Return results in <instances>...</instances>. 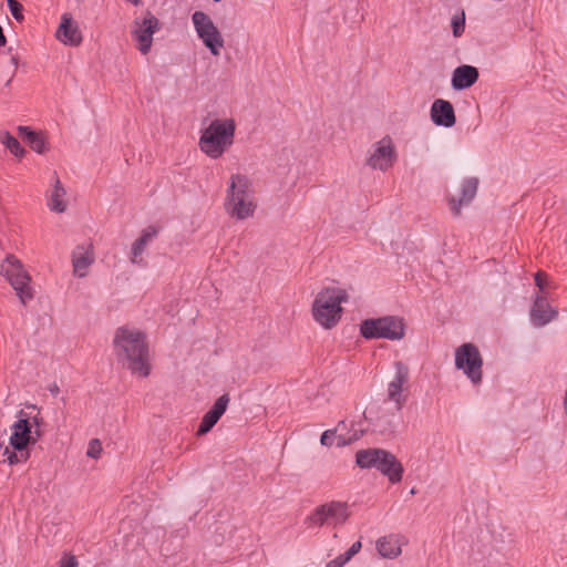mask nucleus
Instances as JSON below:
<instances>
[{"instance_id":"nucleus-1","label":"nucleus","mask_w":567,"mask_h":567,"mask_svg":"<svg viewBox=\"0 0 567 567\" xmlns=\"http://www.w3.org/2000/svg\"><path fill=\"white\" fill-rule=\"evenodd\" d=\"M114 352L133 374L146 378L151 373L150 350L146 334L135 327L116 329L113 339Z\"/></svg>"},{"instance_id":"nucleus-2","label":"nucleus","mask_w":567,"mask_h":567,"mask_svg":"<svg viewBox=\"0 0 567 567\" xmlns=\"http://www.w3.org/2000/svg\"><path fill=\"white\" fill-rule=\"evenodd\" d=\"M224 208L227 215L236 220L254 218L257 199L252 181L247 175L236 173L229 177Z\"/></svg>"},{"instance_id":"nucleus-3","label":"nucleus","mask_w":567,"mask_h":567,"mask_svg":"<svg viewBox=\"0 0 567 567\" xmlns=\"http://www.w3.org/2000/svg\"><path fill=\"white\" fill-rule=\"evenodd\" d=\"M348 300L349 295L343 288L336 286L322 288L312 301L313 320L323 329L334 328L342 317V303Z\"/></svg>"},{"instance_id":"nucleus-4","label":"nucleus","mask_w":567,"mask_h":567,"mask_svg":"<svg viewBox=\"0 0 567 567\" xmlns=\"http://www.w3.org/2000/svg\"><path fill=\"white\" fill-rule=\"evenodd\" d=\"M236 123L233 118H215L200 132L199 150L212 159L220 158L234 144Z\"/></svg>"},{"instance_id":"nucleus-5","label":"nucleus","mask_w":567,"mask_h":567,"mask_svg":"<svg viewBox=\"0 0 567 567\" xmlns=\"http://www.w3.org/2000/svg\"><path fill=\"white\" fill-rule=\"evenodd\" d=\"M355 463L361 468H377L393 484L401 482L403 476L402 464L392 453L382 449L358 451Z\"/></svg>"},{"instance_id":"nucleus-6","label":"nucleus","mask_w":567,"mask_h":567,"mask_svg":"<svg viewBox=\"0 0 567 567\" xmlns=\"http://www.w3.org/2000/svg\"><path fill=\"white\" fill-rule=\"evenodd\" d=\"M360 333L365 339L399 341L405 336V323L402 318L395 316L365 319L360 324Z\"/></svg>"},{"instance_id":"nucleus-7","label":"nucleus","mask_w":567,"mask_h":567,"mask_svg":"<svg viewBox=\"0 0 567 567\" xmlns=\"http://www.w3.org/2000/svg\"><path fill=\"white\" fill-rule=\"evenodd\" d=\"M349 506L346 502L331 501L317 506L305 519L308 528L323 525H343L349 518Z\"/></svg>"},{"instance_id":"nucleus-8","label":"nucleus","mask_w":567,"mask_h":567,"mask_svg":"<svg viewBox=\"0 0 567 567\" xmlns=\"http://www.w3.org/2000/svg\"><path fill=\"white\" fill-rule=\"evenodd\" d=\"M192 22L198 39L214 56H219L225 47V40L212 18L203 12L195 11L192 14Z\"/></svg>"},{"instance_id":"nucleus-9","label":"nucleus","mask_w":567,"mask_h":567,"mask_svg":"<svg viewBox=\"0 0 567 567\" xmlns=\"http://www.w3.org/2000/svg\"><path fill=\"white\" fill-rule=\"evenodd\" d=\"M398 157L394 140L390 135H384L369 147L365 165L373 171L385 173L395 165Z\"/></svg>"},{"instance_id":"nucleus-10","label":"nucleus","mask_w":567,"mask_h":567,"mask_svg":"<svg viewBox=\"0 0 567 567\" xmlns=\"http://www.w3.org/2000/svg\"><path fill=\"white\" fill-rule=\"evenodd\" d=\"M159 20L150 11L142 12L131 25V35L141 54L146 55L153 47V35L159 31Z\"/></svg>"},{"instance_id":"nucleus-11","label":"nucleus","mask_w":567,"mask_h":567,"mask_svg":"<svg viewBox=\"0 0 567 567\" xmlns=\"http://www.w3.org/2000/svg\"><path fill=\"white\" fill-rule=\"evenodd\" d=\"M455 367L475 385L480 384L483 377V359L478 348L473 343H463L455 350Z\"/></svg>"},{"instance_id":"nucleus-12","label":"nucleus","mask_w":567,"mask_h":567,"mask_svg":"<svg viewBox=\"0 0 567 567\" xmlns=\"http://www.w3.org/2000/svg\"><path fill=\"white\" fill-rule=\"evenodd\" d=\"M395 373L392 380L388 383L386 395L388 400L395 403L398 410H401L406 401L404 391L408 389L409 368L401 361L394 363Z\"/></svg>"},{"instance_id":"nucleus-13","label":"nucleus","mask_w":567,"mask_h":567,"mask_svg":"<svg viewBox=\"0 0 567 567\" xmlns=\"http://www.w3.org/2000/svg\"><path fill=\"white\" fill-rule=\"evenodd\" d=\"M55 38L64 45L79 47L82 43V32L71 13L65 12L61 16L60 24L55 31Z\"/></svg>"},{"instance_id":"nucleus-14","label":"nucleus","mask_w":567,"mask_h":567,"mask_svg":"<svg viewBox=\"0 0 567 567\" xmlns=\"http://www.w3.org/2000/svg\"><path fill=\"white\" fill-rule=\"evenodd\" d=\"M478 188V178L468 177L465 178L461 184L460 196H449V207L454 216H460L462 208L471 204L475 198Z\"/></svg>"},{"instance_id":"nucleus-15","label":"nucleus","mask_w":567,"mask_h":567,"mask_svg":"<svg viewBox=\"0 0 567 567\" xmlns=\"http://www.w3.org/2000/svg\"><path fill=\"white\" fill-rule=\"evenodd\" d=\"M559 315L557 300L534 298V328H542L556 320Z\"/></svg>"},{"instance_id":"nucleus-16","label":"nucleus","mask_w":567,"mask_h":567,"mask_svg":"<svg viewBox=\"0 0 567 567\" xmlns=\"http://www.w3.org/2000/svg\"><path fill=\"white\" fill-rule=\"evenodd\" d=\"M159 228L150 225L142 229L140 236L134 240L131 247L130 261L134 265L145 266L143 254L147 246L157 237Z\"/></svg>"},{"instance_id":"nucleus-17","label":"nucleus","mask_w":567,"mask_h":567,"mask_svg":"<svg viewBox=\"0 0 567 567\" xmlns=\"http://www.w3.org/2000/svg\"><path fill=\"white\" fill-rule=\"evenodd\" d=\"M93 245L90 243L78 245L72 251L73 274L83 278L87 275L89 268L94 262Z\"/></svg>"},{"instance_id":"nucleus-18","label":"nucleus","mask_w":567,"mask_h":567,"mask_svg":"<svg viewBox=\"0 0 567 567\" xmlns=\"http://www.w3.org/2000/svg\"><path fill=\"white\" fill-rule=\"evenodd\" d=\"M229 401L230 398L228 394H223L215 401L212 409L203 416L197 430V435H204L214 427L221 415L226 412Z\"/></svg>"},{"instance_id":"nucleus-19","label":"nucleus","mask_w":567,"mask_h":567,"mask_svg":"<svg viewBox=\"0 0 567 567\" xmlns=\"http://www.w3.org/2000/svg\"><path fill=\"white\" fill-rule=\"evenodd\" d=\"M431 120L437 126L452 127L455 122V112L451 102L437 99L431 106Z\"/></svg>"},{"instance_id":"nucleus-20","label":"nucleus","mask_w":567,"mask_h":567,"mask_svg":"<svg viewBox=\"0 0 567 567\" xmlns=\"http://www.w3.org/2000/svg\"><path fill=\"white\" fill-rule=\"evenodd\" d=\"M10 446L19 452L23 451L31 441V426L27 417L16 421L11 427Z\"/></svg>"},{"instance_id":"nucleus-21","label":"nucleus","mask_w":567,"mask_h":567,"mask_svg":"<svg viewBox=\"0 0 567 567\" xmlns=\"http://www.w3.org/2000/svg\"><path fill=\"white\" fill-rule=\"evenodd\" d=\"M478 76V70L473 65L457 66L452 73V87L456 91L468 89L476 83Z\"/></svg>"},{"instance_id":"nucleus-22","label":"nucleus","mask_w":567,"mask_h":567,"mask_svg":"<svg viewBox=\"0 0 567 567\" xmlns=\"http://www.w3.org/2000/svg\"><path fill=\"white\" fill-rule=\"evenodd\" d=\"M403 538L395 534L380 537L377 540L378 553L386 559H394L402 553Z\"/></svg>"},{"instance_id":"nucleus-23","label":"nucleus","mask_w":567,"mask_h":567,"mask_svg":"<svg viewBox=\"0 0 567 567\" xmlns=\"http://www.w3.org/2000/svg\"><path fill=\"white\" fill-rule=\"evenodd\" d=\"M346 427L344 422L341 421L334 430H327L322 433L320 437V443L323 446H332L334 443L337 446H346L351 444L352 442L359 440L360 434L354 432L351 436H346L342 433V430Z\"/></svg>"},{"instance_id":"nucleus-24","label":"nucleus","mask_w":567,"mask_h":567,"mask_svg":"<svg viewBox=\"0 0 567 567\" xmlns=\"http://www.w3.org/2000/svg\"><path fill=\"white\" fill-rule=\"evenodd\" d=\"M534 287L537 289V291H534V298L545 297L548 300H557V285L546 272L537 271L534 274Z\"/></svg>"},{"instance_id":"nucleus-25","label":"nucleus","mask_w":567,"mask_h":567,"mask_svg":"<svg viewBox=\"0 0 567 567\" xmlns=\"http://www.w3.org/2000/svg\"><path fill=\"white\" fill-rule=\"evenodd\" d=\"M0 274L6 277L8 282L14 279H24L29 275L22 262L13 255H9L2 260Z\"/></svg>"},{"instance_id":"nucleus-26","label":"nucleus","mask_w":567,"mask_h":567,"mask_svg":"<svg viewBox=\"0 0 567 567\" xmlns=\"http://www.w3.org/2000/svg\"><path fill=\"white\" fill-rule=\"evenodd\" d=\"M31 281V276L27 275V278L24 279H14L9 282L23 306H27L31 300H33L35 295Z\"/></svg>"},{"instance_id":"nucleus-27","label":"nucleus","mask_w":567,"mask_h":567,"mask_svg":"<svg viewBox=\"0 0 567 567\" xmlns=\"http://www.w3.org/2000/svg\"><path fill=\"white\" fill-rule=\"evenodd\" d=\"M65 195H66L65 188L61 184L60 179L55 178L53 188H52L49 199H48L49 208L55 213L65 212V209H66V202L64 199Z\"/></svg>"},{"instance_id":"nucleus-28","label":"nucleus","mask_w":567,"mask_h":567,"mask_svg":"<svg viewBox=\"0 0 567 567\" xmlns=\"http://www.w3.org/2000/svg\"><path fill=\"white\" fill-rule=\"evenodd\" d=\"M18 131L19 135L28 142L34 152L42 154L47 151V143L42 134L30 130L28 126H19Z\"/></svg>"},{"instance_id":"nucleus-29","label":"nucleus","mask_w":567,"mask_h":567,"mask_svg":"<svg viewBox=\"0 0 567 567\" xmlns=\"http://www.w3.org/2000/svg\"><path fill=\"white\" fill-rule=\"evenodd\" d=\"M0 141L14 156H23L24 148L21 146L20 142L9 132H1Z\"/></svg>"},{"instance_id":"nucleus-30","label":"nucleus","mask_w":567,"mask_h":567,"mask_svg":"<svg viewBox=\"0 0 567 567\" xmlns=\"http://www.w3.org/2000/svg\"><path fill=\"white\" fill-rule=\"evenodd\" d=\"M7 3L12 17L18 22H22L24 20L22 4L18 0H7Z\"/></svg>"},{"instance_id":"nucleus-31","label":"nucleus","mask_w":567,"mask_h":567,"mask_svg":"<svg viewBox=\"0 0 567 567\" xmlns=\"http://www.w3.org/2000/svg\"><path fill=\"white\" fill-rule=\"evenodd\" d=\"M464 29H465V16H464V12H462L461 16H454L452 18L453 35L455 38L461 37L464 32Z\"/></svg>"},{"instance_id":"nucleus-32","label":"nucleus","mask_w":567,"mask_h":567,"mask_svg":"<svg viewBox=\"0 0 567 567\" xmlns=\"http://www.w3.org/2000/svg\"><path fill=\"white\" fill-rule=\"evenodd\" d=\"M28 453L25 454H22L21 453V457L18 456V454L13 451H11L8 446L4 449V452H3V456H6V458L3 460V462H8L10 465H13V464H17L19 462H22V461H25L28 458Z\"/></svg>"},{"instance_id":"nucleus-33","label":"nucleus","mask_w":567,"mask_h":567,"mask_svg":"<svg viewBox=\"0 0 567 567\" xmlns=\"http://www.w3.org/2000/svg\"><path fill=\"white\" fill-rule=\"evenodd\" d=\"M101 453H102V444H101L100 440L92 439L89 442L86 455L92 458H99L101 456Z\"/></svg>"},{"instance_id":"nucleus-34","label":"nucleus","mask_w":567,"mask_h":567,"mask_svg":"<svg viewBox=\"0 0 567 567\" xmlns=\"http://www.w3.org/2000/svg\"><path fill=\"white\" fill-rule=\"evenodd\" d=\"M78 560L73 555H64L59 564V567H78Z\"/></svg>"},{"instance_id":"nucleus-35","label":"nucleus","mask_w":567,"mask_h":567,"mask_svg":"<svg viewBox=\"0 0 567 567\" xmlns=\"http://www.w3.org/2000/svg\"><path fill=\"white\" fill-rule=\"evenodd\" d=\"M362 547V544L361 542H355L353 543L350 548L344 553L342 554L344 556V559H348L350 560L355 554H358L360 551Z\"/></svg>"},{"instance_id":"nucleus-36","label":"nucleus","mask_w":567,"mask_h":567,"mask_svg":"<svg viewBox=\"0 0 567 567\" xmlns=\"http://www.w3.org/2000/svg\"><path fill=\"white\" fill-rule=\"evenodd\" d=\"M349 560L344 559V556L341 554L337 558L330 560L326 567H343Z\"/></svg>"},{"instance_id":"nucleus-37","label":"nucleus","mask_w":567,"mask_h":567,"mask_svg":"<svg viewBox=\"0 0 567 567\" xmlns=\"http://www.w3.org/2000/svg\"><path fill=\"white\" fill-rule=\"evenodd\" d=\"M49 391L51 392V394H53V395H58V394H59V392H60V389H59V386H58V384H56V383H53V384H51V385L49 386Z\"/></svg>"},{"instance_id":"nucleus-38","label":"nucleus","mask_w":567,"mask_h":567,"mask_svg":"<svg viewBox=\"0 0 567 567\" xmlns=\"http://www.w3.org/2000/svg\"><path fill=\"white\" fill-rule=\"evenodd\" d=\"M7 40L3 34L2 28L0 27V47H3L6 44Z\"/></svg>"},{"instance_id":"nucleus-39","label":"nucleus","mask_w":567,"mask_h":567,"mask_svg":"<svg viewBox=\"0 0 567 567\" xmlns=\"http://www.w3.org/2000/svg\"><path fill=\"white\" fill-rule=\"evenodd\" d=\"M127 2L132 3L133 6L137 7L142 3V0H126Z\"/></svg>"},{"instance_id":"nucleus-40","label":"nucleus","mask_w":567,"mask_h":567,"mask_svg":"<svg viewBox=\"0 0 567 567\" xmlns=\"http://www.w3.org/2000/svg\"><path fill=\"white\" fill-rule=\"evenodd\" d=\"M214 2H219L220 0H213Z\"/></svg>"}]
</instances>
